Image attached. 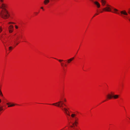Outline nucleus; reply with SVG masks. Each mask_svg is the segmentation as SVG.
<instances>
[{"mask_svg": "<svg viewBox=\"0 0 130 130\" xmlns=\"http://www.w3.org/2000/svg\"><path fill=\"white\" fill-rule=\"evenodd\" d=\"M6 5L4 4H1L0 8L2 9L0 11V16L4 19H6L10 17V14L8 11L6 9Z\"/></svg>", "mask_w": 130, "mask_h": 130, "instance_id": "obj_1", "label": "nucleus"}, {"mask_svg": "<svg viewBox=\"0 0 130 130\" xmlns=\"http://www.w3.org/2000/svg\"><path fill=\"white\" fill-rule=\"evenodd\" d=\"M75 116L76 114L74 113L72 114L71 115L72 117L73 118H74L75 119L74 121L71 123L72 125L70 126V127L71 128H73V129H75V126H77V124H78V122L77 121L78 119L77 118L75 117Z\"/></svg>", "mask_w": 130, "mask_h": 130, "instance_id": "obj_2", "label": "nucleus"}, {"mask_svg": "<svg viewBox=\"0 0 130 130\" xmlns=\"http://www.w3.org/2000/svg\"><path fill=\"white\" fill-rule=\"evenodd\" d=\"M113 11H111L114 13H115L119 15H120L123 17H125V16L124 15H128V13L126 12V11L125 10H123L120 11V13L119 12H118L119 10L115 8H113Z\"/></svg>", "mask_w": 130, "mask_h": 130, "instance_id": "obj_3", "label": "nucleus"}, {"mask_svg": "<svg viewBox=\"0 0 130 130\" xmlns=\"http://www.w3.org/2000/svg\"><path fill=\"white\" fill-rule=\"evenodd\" d=\"M63 102L60 101L56 103L53 104L52 105L60 107L61 109L62 108H63Z\"/></svg>", "mask_w": 130, "mask_h": 130, "instance_id": "obj_4", "label": "nucleus"}, {"mask_svg": "<svg viewBox=\"0 0 130 130\" xmlns=\"http://www.w3.org/2000/svg\"><path fill=\"white\" fill-rule=\"evenodd\" d=\"M106 7L103 8V10L111 12V6L108 4L106 5Z\"/></svg>", "mask_w": 130, "mask_h": 130, "instance_id": "obj_5", "label": "nucleus"}, {"mask_svg": "<svg viewBox=\"0 0 130 130\" xmlns=\"http://www.w3.org/2000/svg\"><path fill=\"white\" fill-rule=\"evenodd\" d=\"M113 93L111 92L110 94H108L107 95V99H111L113 98Z\"/></svg>", "mask_w": 130, "mask_h": 130, "instance_id": "obj_6", "label": "nucleus"}, {"mask_svg": "<svg viewBox=\"0 0 130 130\" xmlns=\"http://www.w3.org/2000/svg\"><path fill=\"white\" fill-rule=\"evenodd\" d=\"M9 33L12 32L13 30V26L12 25H10L9 26Z\"/></svg>", "mask_w": 130, "mask_h": 130, "instance_id": "obj_7", "label": "nucleus"}, {"mask_svg": "<svg viewBox=\"0 0 130 130\" xmlns=\"http://www.w3.org/2000/svg\"><path fill=\"white\" fill-rule=\"evenodd\" d=\"M93 2L96 6L98 8H99L100 7V3L97 1H94L93 0V2Z\"/></svg>", "mask_w": 130, "mask_h": 130, "instance_id": "obj_8", "label": "nucleus"}, {"mask_svg": "<svg viewBox=\"0 0 130 130\" xmlns=\"http://www.w3.org/2000/svg\"><path fill=\"white\" fill-rule=\"evenodd\" d=\"M7 105H8V107H10L14 106L15 105V104L13 103H8L6 104Z\"/></svg>", "mask_w": 130, "mask_h": 130, "instance_id": "obj_9", "label": "nucleus"}, {"mask_svg": "<svg viewBox=\"0 0 130 130\" xmlns=\"http://www.w3.org/2000/svg\"><path fill=\"white\" fill-rule=\"evenodd\" d=\"M74 59V57H73L67 60V62L68 63H70Z\"/></svg>", "mask_w": 130, "mask_h": 130, "instance_id": "obj_10", "label": "nucleus"}, {"mask_svg": "<svg viewBox=\"0 0 130 130\" xmlns=\"http://www.w3.org/2000/svg\"><path fill=\"white\" fill-rule=\"evenodd\" d=\"M113 98L115 99H117L118 98L119 96V95H114L113 93Z\"/></svg>", "mask_w": 130, "mask_h": 130, "instance_id": "obj_11", "label": "nucleus"}, {"mask_svg": "<svg viewBox=\"0 0 130 130\" xmlns=\"http://www.w3.org/2000/svg\"><path fill=\"white\" fill-rule=\"evenodd\" d=\"M50 2L49 0H44V3L45 5H47Z\"/></svg>", "mask_w": 130, "mask_h": 130, "instance_id": "obj_12", "label": "nucleus"}, {"mask_svg": "<svg viewBox=\"0 0 130 130\" xmlns=\"http://www.w3.org/2000/svg\"><path fill=\"white\" fill-rule=\"evenodd\" d=\"M101 2L103 6H104L106 3V1L105 0H101Z\"/></svg>", "mask_w": 130, "mask_h": 130, "instance_id": "obj_13", "label": "nucleus"}, {"mask_svg": "<svg viewBox=\"0 0 130 130\" xmlns=\"http://www.w3.org/2000/svg\"><path fill=\"white\" fill-rule=\"evenodd\" d=\"M61 109L62 110H64L65 111V113L67 112H69V111L68 109L66 108H62Z\"/></svg>", "mask_w": 130, "mask_h": 130, "instance_id": "obj_14", "label": "nucleus"}, {"mask_svg": "<svg viewBox=\"0 0 130 130\" xmlns=\"http://www.w3.org/2000/svg\"><path fill=\"white\" fill-rule=\"evenodd\" d=\"M1 38H0V39L2 41V42H3V43H4H4H5V42H4L3 41V40H2V38H3V37L2 36V35H1Z\"/></svg>", "mask_w": 130, "mask_h": 130, "instance_id": "obj_15", "label": "nucleus"}, {"mask_svg": "<svg viewBox=\"0 0 130 130\" xmlns=\"http://www.w3.org/2000/svg\"><path fill=\"white\" fill-rule=\"evenodd\" d=\"M61 66L62 67H63L64 66V63H63L61 62Z\"/></svg>", "mask_w": 130, "mask_h": 130, "instance_id": "obj_16", "label": "nucleus"}, {"mask_svg": "<svg viewBox=\"0 0 130 130\" xmlns=\"http://www.w3.org/2000/svg\"><path fill=\"white\" fill-rule=\"evenodd\" d=\"M57 60H58V61L60 62H61L62 61H64L62 60H60V59H59V60H58V59H57Z\"/></svg>", "mask_w": 130, "mask_h": 130, "instance_id": "obj_17", "label": "nucleus"}, {"mask_svg": "<svg viewBox=\"0 0 130 130\" xmlns=\"http://www.w3.org/2000/svg\"><path fill=\"white\" fill-rule=\"evenodd\" d=\"M0 95L1 96H3V95L2 93L1 92V91L0 90Z\"/></svg>", "mask_w": 130, "mask_h": 130, "instance_id": "obj_18", "label": "nucleus"}, {"mask_svg": "<svg viewBox=\"0 0 130 130\" xmlns=\"http://www.w3.org/2000/svg\"><path fill=\"white\" fill-rule=\"evenodd\" d=\"M2 28L0 26V33L2 32Z\"/></svg>", "mask_w": 130, "mask_h": 130, "instance_id": "obj_19", "label": "nucleus"}, {"mask_svg": "<svg viewBox=\"0 0 130 130\" xmlns=\"http://www.w3.org/2000/svg\"><path fill=\"white\" fill-rule=\"evenodd\" d=\"M9 50H11L12 48V47L11 46H10L9 47Z\"/></svg>", "mask_w": 130, "mask_h": 130, "instance_id": "obj_20", "label": "nucleus"}, {"mask_svg": "<svg viewBox=\"0 0 130 130\" xmlns=\"http://www.w3.org/2000/svg\"><path fill=\"white\" fill-rule=\"evenodd\" d=\"M9 24H14L15 23H13V22H9Z\"/></svg>", "mask_w": 130, "mask_h": 130, "instance_id": "obj_21", "label": "nucleus"}, {"mask_svg": "<svg viewBox=\"0 0 130 130\" xmlns=\"http://www.w3.org/2000/svg\"><path fill=\"white\" fill-rule=\"evenodd\" d=\"M65 113L67 114V115L69 116H70L69 113H68V112H66Z\"/></svg>", "mask_w": 130, "mask_h": 130, "instance_id": "obj_22", "label": "nucleus"}, {"mask_svg": "<svg viewBox=\"0 0 130 130\" xmlns=\"http://www.w3.org/2000/svg\"><path fill=\"white\" fill-rule=\"evenodd\" d=\"M128 13L129 14H130V8L128 10Z\"/></svg>", "mask_w": 130, "mask_h": 130, "instance_id": "obj_23", "label": "nucleus"}, {"mask_svg": "<svg viewBox=\"0 0 130 130\" xmlns=\"http://www.w3.org/2000/svg\"><path fill=\"white\" fill-rule=\"evenodd\" d=\"M15 28H16V29H17L18 28V26H17V25H15Z\"/></svg>", "mask_w": 130, "mask_h": 130, "instance_id": "obj_24", "label": "nucleus"}, {"mask_svg": "<svg viewBox=\"0 0 130 130\" xmlns=\"http://www.w3.org/2000/svg\"><path fill=\"white\" fill-rule=\"evenodd\" d=\"M1 2L2 3L3 2V0H0Z\"/></svg>", "mask_w": 130, "mask_h": 130, "instance_id": "obj_25", "label": "nucleus"}, {"mask_svg": "<svg viewBox=\"0 0 130 130\" xmlns=\"http://www.w3.org/2000/svg\"><path fill=\"white\" fill-rule=\"evenodd\" d=\"M64 101L66 102V99L65 98L64 99Z\"/></svg>", "mask_w": 130, "mask_h": 130, "instance_id": "obj_26", "label": "nucleus"}, {"mask_svg": "<svg viewBox=\"0 0 130 130\" xmlns=\"http://www.w3.org/2000/svg\"><path fill=\"white\" fill-rule=\"evenodd\" d=\"M98 13H96L95 14L94 16V17L95 15H98Z\"/></svg>", "mask_w": 130, "mask_h": 130, "instance_id": "obj_27", "label": "nucleus"}, {"mask_svg": "<svg viewBox=\"0 0 130 130\" xmlns=\"http://www.w3.org/2000/svg\"><path fill=\"white\" fill-rule=\"evenodd\" d=\"M41 9H42L43 10V7H41Z\"/></svg>", "mask_w": 130, "mask_h": 130, "instance_id": "obj_28", "label": "nucleus"}, {"mask_svg": "<svg viewBox=\"0 0 130 130\" xmlns=\"http://www.w3.org/2000/svg\"><path fill=\"white\" fill-rule=\"evenodd\" d=\"M91 2H93V0H90Z\"/></svg>", "mask_w": 130, "mask_h": 130, "instance_id": "obj_29", "label": "nucleus"}, {"mask_svg": "<svg viewBox=\"0 0 130 130\" xmlns=\"http://www.w3.org/2000/svg\"><path fill=\"white\" fill-rule=\"evenodd\" d=\"M64 66L65 67H66L67 66V65L66 64H65Z\"/></svg>", "mask_w": 130, "mask_h": 130, "instance_id": "obj_30", "label": "nucleus"}, {"mask_svg": "<svg viewBox=\"0 0 130 130\" xmlns=\"http://www.w3.org/2000/svg\"><path fill=\"white\" fill-rule=\"evenodd\" d=\"M63 104L65 106H66V105L65 104Z\"/></svg>", "mask_w": 130, "mask_h": 130, "instance_id": "obj_31", "label": "nucleus"}, {"mask_svg": "<svg viewBox=\"0 0 130 130\" xmlns=\"http://www.w3.org/2000/svg\"><path fill=\"white\" fill-rule=\"evenodd\" d=\"M102 12H103V11H100V12H101V13H102Z\"/></svg>", "mask_w": 130, "mask_h": 130, "instance_id": "obj_32", "label": "nucleus"}, {"mask_svg": "<svg viewBox=\"0 0 130 130\" xmlns=\"http://www.w3.org/2000/svg\"><path fill=\"white\" fill-rule=\"evenodd\" d=\"M18 43H17L16 44V45H17L18 44Z\"/></svg>", "mask_w": 130, "mask_h": 130, "instance_id": "obj_33", "label": "nucleus"}, {"mask_svg": "<svg viewBox=\"0 0 130 130\" xmlns=\"http://www.w3.org/2000/svg\"><path fill=\"white\" fill-rule=\"evenodd\" d=\"M1 102V100L0 99V103Z\"/></svg>", "mask_w": 130, "mask_h": 130, "instance_id": "obj_34", "label": "nucleus"}, {"mask_svg": "<svg viewBox=\"0 0 130 130\" xmlns=\"http://www.w3.org/2000/svg\"><path fill=\"white\" fill-rule=\"evenodd\" d=\"M129 20L130 21V19H129Z\"/></svg>", "mask_w": 130, "mask_h": 130, "instance_id": "obj_35", "label": "nucleus"}, {"mask_svg": "<svg viewBox=\"0 0 130 130\" xmlns=\"http://www.w3.org/2000/svg\"><path fill=\"white\" fill-rule=\"evenodd\" d=\"M67 109H68H68H69V108H67Z\"/></svg>", "mask_w": 130, "mask_h": 130, "instance_id": "obj_36", "label": "nucleus"}, {"mask_svg": "<svg viewBox=\"0 0 130 130\" xmlns=\"http://www.w3.org/2000/svg\"><path fill=\"white\" fill-rule=\"evenodd\" d=\"M68 112V113H69V112Z\"/></svg>", "mask_w": 130, "mask_h": 130, "instance_id": "obj_37", "label": "nucleus"}, {"mask_svg": "<svg viewBox=\"0 0 130 130\" xmlns=\"http://www.w3.org/2000/svg\"><path fill=\"white\" fill-rule=\"evenodd\" d=\"M105 101H104L103 102H105Z\"/></svg>", "mask_w": 130, "mask_h": 130, "instance_id": "obj_38", "label": "nucleus"}, {"mask_svg": "<svg viewBox=\"0 0 130 130\" xmlns=\"http://www.w3.org/2000/svg\"><path fill=\"white\" fill-rule=\"evenodd\" d=\"M70 130H72V129H71Z\"/></svg>", "mask_w": 130, "mask_h": 130, "instance_id": "obj_39", "label": "nucleus"}]
</instances>
